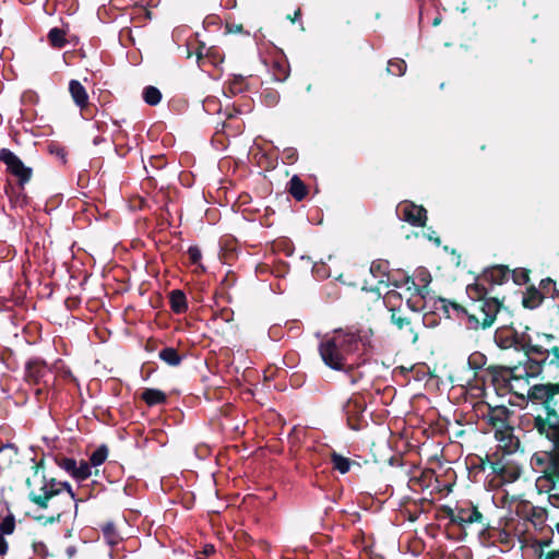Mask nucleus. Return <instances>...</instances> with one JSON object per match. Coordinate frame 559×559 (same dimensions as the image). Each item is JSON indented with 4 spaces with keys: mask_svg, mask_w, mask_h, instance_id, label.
Here are the masks:
<instances>
[{
    "mask_svg": "<svg viewBox=\"0 0 559 559\" xmlns=\"http://www.w3.org/2000/svg\"><path fill=\"white\" fill-rule=\"evenodd\" d=\"M3 452H10L8 460L11 461L17 454V449L13 444L7 443L0 447V453Z\"/></svg>",
    "mask_w": 559,
    "mask_h": 559,
    "instance_id": "39",
    "label": "nucleus"
},
{
    "mask_svg": "<svg viewBox=\"0 0 559 559\" xmlns=\"http://www.w3.org/2000/svg\"><path fill=\"white\" fill-rule=\"evenodd\" d=\"M496 344L503 349L515 348L518 350H524L527 347V341L525 334H519L513 329L501 328L495 333Z\"/></svg>",
    "mask_w": 559,
    "mask_h": 559,
    "instance_id": "8",
    "label": "nucleus"
},
{
    "mask_svg": "<svg viewBox=\"0 0 559 559\" xmlns=\"http://www.w3.org/2000/svg\"><path fill=\"white\" fill-rule=\"evenodd\" d=\"M546 369L548 373L558 378V371L550 372L549 369L545 366L542 357H532L531 355H526L525 361L518 366H513V372L518 374V377L525 376L527 379L538 377L542 371Z\"/></svg>",
    "mask_w": 559,
    "mask_h": 559,
    "instance_id": "9",
    "label": "nucleus"
},
{
    "mask_svg": "<svg viewBox=\"0 0 559 559\" xmlns=\"http://www.w3.org/2000/svg\"><path fill=\"white\" fill-rule=\"evenodd\" d=\"M542 299H543V297H542L540 293L537 290H533V292H530L526 297H524L523 304L525 307L533 309L542 302Z\"/></svg>",
    "mask_w": 559,
    "mask_h": 559,
    "instance_id": "33",
    "label": "nucleus"
},
{
    "mask_svg": "<svg viewBox=\"0 0 559 559\" xmlns=\"http://www.w3.org/2000/svg\"><path fill=\"white\" fill-rule=\"evenodd\" d=\"M391 321L394 325H396L400 330L406 329L409 334V338L412 343H416L418 340L417 334L414 332L411 326V322L407 318L400 316L397 312H393L391 316Z\"/></svg>",
    "mask_w": 559,
    "mask_h": 559,
    "instance_id": "21",
    "label": "nucleus"
},
{
    "mask_svg": "<svg viewBox=\"0 0 559 559\" xmlns=\"http://www.w3.org/2000/svg\"><path fill=\"white\" fill-rule=\"evenodd\" d=\"M513 276H514V282L520 285L526 283L528 280V275L525 271H521L520 273H514Z\"/></svg>",
    "mask_w": 559,
    "mask_h": 559,
    "instance_id": "41",
    "label": "nucleus"
},
{
    "mask_svg": "<svg viewBox=\"0 0 559 559\" xmlns=\"http://www.w3.org/2000/svg\"><path fill=\"white\" fill-rule=\"evenodd\" d=\"M481 519V513L475 507L459 508L451 514V522L461 526L478 523Z\"/></svg>",
    "mask_w": 559,
    "mask_h": 559,
    "instance_id": "14",
    "label": "nucleus"
},
{
    "mask_svg": "<svg viewBox=\"0 0 559 559\" xmlns=\"http://www.w3.org/2000/svg\"><path fill=\"white\" fill-rule=\"evenodd\" d=\"M229 88L233 94L242 92L241 79H236L233 83H230Z\"/></svg>",
    "mask_w": 559,
    "mask_h": 559,
    "instance_id": "44",
    "label": "nucleus"
},
{
    "mask_svg": "<svg viewBox=\"0 0 559 559\" xmlns=\"http://www.w3.org/2000/svg\"><path fill=\"white\" fill-rule=\"evenodd\" d=\"M142 399L148 406H154L165 403L166 394L158 389H145Z\"/></svg>",
    "mask_w": 559,
    "mask_h": 559,
    "instance_id": "20",
    "label": "nucleus"
},
{
    "mask_svg": "<svg viewBox=\"0 0 559 559\" xmlns=\"http://www.w3.org/2000/svg\"><path fill=\"white\" fill-rule=\"evenodd\" d=\"M188 254L193 264L200 265V261L202 259V253H201V250L197 246L189 247Z\"/></svg>",
    "mask_w": 559,
    "mask_h": 559,
    "instance_id": "37",
    "label": "nucleus"
},
{
    "mask_svg": "<svg viewBox=\"0 0 559 559\" xmlns=\"http://www.w3.org/2000/svg\"><path fill=\"white\" fill-rule=\"evenodd\" d=\"M48 373L49 369L47 365L39 358L28 360L25 366V379L28 382L40 383L45 381Z\"/></svg>",
    "mask_w": 559,
    "mask_h": 559,
    "instance_id": "13",
    "label": "nucleus"
},
{
    "mask_svg": "<svg viewBox=\"0 0 559 559\" xmlns=\"http://www.w3.org/2000/svg\"><path fill=\"white\" fill-rule=\"evenodd\" d=\"M559 395V383L535 384L527 391V399L549 407L552 399Z\"/></svg>",
    "mask_w": 559,
    "mask_h": 559,
    "instance_id": "12",
    "label": "nucleus"
},
{
    "mask_svg": "<svg viewBox=\"0 0 559 559\" xmlns=\"http://www.w3.org/2000/svg\"><path fill=\"white\" fill-rule=\"evenodd\" d=\"M9 550V544L7 542V539L4 538V536L2 534H0V556H3L8 552Z\"/></svg>",
    "mask_w": 559,
    "mask_h": 559,
    "instance_id": "45",
    "label": "nucleus"
},
{
    "mask_svg": "<svg viewBox=\"0 0 559 559\" xmlns=\"http://www.w3.org/2000/svg\"><path fill=\"white\" fill-rule=\"evenodd\" d=\"M142 96L144 102L150 106H156L162 100L160 91L152 85L144 87Z\"/></svg>",
    "mask_w": 559,
    "mask_h": 559,
    "instance_id": "23",
    "label": "nucleus"
},
{
    "mask_svg": "<svg viewBox=\"0 0 559 559\" xmlns=\"http://www.w3.org/2000/svg\"><path fill=\"white\" fill-rule=\"evenodd\" d=\"M527 347L525 348L526 355H536L543 358L545 366L550 372L556 371L558 361V341L551 334H537L535 340L526 336Z\"/></svg>",
    "mask_w": 559,
    "mask_h": 559,
    "instance_id": "3",
    "label": "nucleus"
},
{
    "mask_svg": "<svg viewBox=\"0 0 559 559\" xmlns=\"http://www.w3.org/2000/svg\"><path fill=\"white\" fill-rule=\"evenodd\" d=\"M540 284L543 289H555V282L551 278L543 280Z\"/></svg>",
    "mask_w": 559,
    "mask_h": 559,
    "instance_id": "46",
    "label": "nucleus"
},
{
    "mask_svg": "<svg viewBox=\"0 0 559 559\" xmlns=\"http://www.w3.org/2000/svg\"><path fill=\"white\" fill-rule=\"evenodd\" d=\"M108 456V448L103 444L98 447L90 457V464L94 467L102 465Z\"/></svg>",
    "mask_w": 559,
    "mask_h": 559,
    "instance_id": "27",
    "label": "nucleus"
},
{
    "mask_svg": "<svg viewBox=\"0 0 559 559\" xmlns=\"http://www.w3.org/2000/svg\"><path fill=\"white\" fill-rule=\"evenodd\" d=\"M48 39H49L51 46H53L56 48H62L67 44L64 31H62L58 27H53L49 31Z\"/></svg>",
    "mask_w": 559,
    "mask_h": 559,
    "instance_id": "25",
    "label": "nucleus"
},
{
    "mask_svg": "<svg viewBox=\"0 0 559 559\" xmlns=\"http://www.w3.org/2000/svg\"><path fill=\"white\" fill-rule=\"evenodd\" d=\"M214 551H215V548H214L213 545H206L204 547V555L205 556H210V555L214 554Z\"/></svg>",
    "mask_w": 559,
    "mask_h": 559,
    "instance_id": "48",
    "label": "nucleus"
},
{
    "mask_svg": "<svg viewBox=\"0 0 559 559\" xmlns=\"http://www.w3.org/2000/svg\"><path fill=\"white\" fill-rule=\"evenodd\" d=\"M103 532H104V535L105 537L107 538L108 543L110 545H116L118 543V536L116 534V528H115V525L112 523H107L104 527H103Z\"/></svg>",
    "mask_w": 559,
    "mask_h": 559,
    "instance_id": "35",
    "label": "nucleus"
},
{
    "mask_svg": "<svg viewBox=\"0 0 559 559\" xmlns=\"http://www.w3.org/2000/svg\"><path fill=\"white\" fill-rule=\"evenodd\" d=\"M235 31H236V32H240V31H241V26H237V27H235Z\"/></svg>",
    "mask_w": 559,
    "mask_h": 559,
    "instance_id": "53",
    "label": "nucleus"
},
{
    "mask_svg": "<svg viewBox=\"0 0 559 559\" xmlns=\"http://www.w3.org/2000/svg\"><path fill=\"white\" fill-rule=\"evenodd\" d=\"M396 214L401 219L414 226H423L427 218L426 210L423 206L408 201L401 202L397 205Z\"/></svg>",
    "mask_w": 559,
    "mask_h": 559,
    "instance_id": "11",
    "label": "nucleus"
},
{
    "mask_svg": "<svg viewBox=\"0 0 559 559\" xmlns=\"http://www.w3.org/2000/svg\"><path fill=\"white\" fill-rule=\"evenodd\" d=\"M370 272L379 280L380 283H382L384 282L383 278L386 276V265L383 262H372L370 265Z\"/></svg>",
    "mask_w": 559,
    "mask_h": 559,
    "instance_id": "32",
    "label": "nucleus"
},
{
    "mask_svg": "<svg viewBox=\"0 0 559 559\" xmlns=\"http://www.w3.org/2000/svg\"><path fill=\"white\" fill-rule=\"evenodd\" d=\"M278 100V96L276 93H266L264 96V102L266 105L272 106L275 105Z\"/></svg>",
    "mask_w": 559,
    "mask_h": 559,
    "instance_id": "42",
    "label": "nucleus"
},
{
    "mask_svg": "<svg viewBox=\"0 0 559 559\" xmlns=\"http://www.w3.org/2000/svg\"><path fill=\"white\" fill-rule=\"evenodd\" d=\"M545 559H559V550L558 551H552V552H549Z\"/></svg>",
    "mask_w": 559,
    "mask_h": 559,
    "instance_id": "49",
    "label": "nucleus"
},
{
    "mask_svg": "<svg viewBox=\"0 0 559 559\" xmlns=\"http://www.w3.org/2000/svg\"><path fill=\"white\" fill-rule=\"evenodd\" d=\"M419 301H420V300H417V301H416V307H413V306H412V308H413L414 310L423 309V308H424V306L419 305Z\"/></svg>",
    "mask_w": 559,
    "mask_h": 559,
    "instance_id": "50",
    "label": "nucleus"
},
{
    "mask_svg": "<svg viewBox=\"0 0 559 559\" xmlns=\"http://www.w3.org/2000/svg\"><path fill=\"white\" fill-rule=\"evenodd\" d=\"M495 380L501 381L506 389L514 393L519 397H527V391L530 390V379L525 376L518 377L513 372V367H504L499 373L496 374Z\"/></svg>",
    "mask_w": 559,
    "mask_h": 559,
    "instance_id": "7",
    "label": "nucleus"
},
{
    "mask_svg": "<svg viewBox=\"0 0 559 559\" xmlns=\"http://www.w3.org/2000/svg\"><path fill=\"white\" fill-rule=\"evenodd\" d=\"M365 409L364 403L359 397H350L343 406V412L347 417L348 425L352 429H358V425L355 423Z\"/></svg>",
    "mask_w": 559,
    "mask_h": 559,
    "instance_id": "15",
    "label": "nucleus"
},
{
    "mask_svg": "<svg viewBox=\"0 0 559 559\" xmlns=\"http://www.w3.org/2000/svg\"><path fill=\"white\" fill-rule=\"evenodd\" d=\"M296 152L293 148L285 151V157L290 162L295 160Z\"/></svg>",
    "mask_w": 559,
    "mask_h": 559,
    "instance_id": "47",
    "label": "nucleus"
},
{
    "mask_svg": "<svg viewBox=\"0 0 559 559\" xmlns=\"http://www.w3.org/2000/svg\"><path fill=\"white\" fill-rule=\"evenodd\" d=\"M170 307L175 313H183L188 309L187 298L182 290L175 289L170 293Z\"/></svg>",
    "mask_w": 559,
    "mask_h": 559,
    "instance_id": "19",
    "label": "nucleus"
},
{
    "mask_svg": "<svg viewBox=\"0 0 559 559\" xmlns=\"http://www.w3.org/2000/svg\"><path fill=\"white\" fill-rule=\"evenodd\" d=\"M63 490L68 492L69 500H74L71 485L67 481H56L55 479L45 483L39 493L31 492L29 498L39 508L46 509L48 508V501L55 496L60 495Z\"/></svg>",
    "mask_w": 559,
    "mask_h": 559,
    "instance_id": "5",
    "label": "nucleus"
},
{
    "mask_svg": "<svg viewBox=\"0 0 559 559\" xmlns=\"http://www.w3.org/2000/svg\"><path fill=\"white\" fill-rule=\"evenodd\" d=\"M435 242H436L437 245H439V243H440L439 238H436V239H435Z\"/></svg>",
    "mask_w": 559,
    "mask_h": 559,
    "instance_id": "54",
    "label": "nucleus"
},
{
    "mask_svg": "<svg viewBox=\"0 0 559 559\" xmlns=\"http://www.w3.org/2000/svg\"><path fill=\"white\" fill-rule=\"evenodd\" d=\"M273 75L276 81L283 82L285 81L289 75L288 67L285 63L276 62L273 66Z\"/></svg>",
    "mask_w": 559,
    "mask_h": 559,
    "instance_id": "31",
    "label": "nucleus"
},
{
    "mask_svg": "<svg viewBox=\"0 0 559 559\" xmlns=\"http://www.w3.org/2000/svg\"><path fill=\"white\" fill-rule=\"evenodd\" d=\"M406 71V63L402 59L390 60L388 63V72L393 75L401 76Z\"/></svg>",
    "mask_w": 559,
    "mask_h": 559,
    "instance_id": "30",
    "label": "nucleus"
},
{
    "mask_svg": "<svg viewBox=\"0 0 559 559\" xmlns=\"http://www.w3.org/2000/svg\"><path fill=\"white\" fill-rule=\"evenodd\" d=\"M489 426L492 428L495 438L499 442V447L501 449L507 452H513L518 448L519 440L513 435V427L510 419L502 423H495Z\"/></svg>",
    "mask_w": 559,
    "mask_h": 559,
    "instance_id": "10",
    "label": "nucleus"
},
{
    "mask_svg": "<svg viewBox=\"0 0 559 559\" xmlns=\"http://www.w3.org/2000/svg\"><path fill=\"white\" fill-rule=\"evenodd\" d=\"M57 155H61V156H62V158L64 157V154H63V153H61V151H59V150L57 151Z\"/></svg>",
    "mask_w": 559,
    "mask_h": 559,
    "instance_id": "51",
    "label": "nucleus"
},
{
    "mask_svg": "<svg viewBox=\"0 0 559 559\" xmlns=\"http://www.w3.org/2000/svg\"><path fill=\"white\" fill-rule=\"evenodd\" d=\"M159 358L169 366H178L181 362V357L173 347H166L158 354Z\"/></svg>",
    "mask_w": 559,
    "mask_h": 559,
    "instance_id": "24",
    "label": "nucleus"
},
{
    "mask_svg": "<svg viewBox=\"0 0 559 559\" xmlns=\"http://www.w3.org/2000/svg\"><path fill=\"white\" fill-rule=\"evenodd\" d=\"M359 333L338 330L325 335L319 344V354L324 365L336 371H347L348 359L360 348Z\"/></svg>",
    "mask_w": 559,
    "mask_h": 559,
    "instance_id": "1",
    "label": "nucleus"
},
{
    "mask_svg": "<svg viewBox=\"0 0 559 559\" xmlns=\"http://www.w3.org/2000/svg\"><path fill=\"white\" fill-rule=\"evenodd\" d=\"M92 475V465L86 461H76V467L73 478L76 480H85Z\"/></svg>",
    "mask_w": 559,
    "mask_h": 559,
    "instance_id": "26",
    "label": "nucleus"
},
{
    "mask_svg": "<svg viewBox=\"0 0 559 559\" xmlns=\"http://www.w3.org/2000/svg\"><path fill=\"white\" fill-rule=\"evenodd\" d=\"M550 469H551V476L555 478L554 479V485H555L557 481L559 483V453L554 459Z\"/></svg>",
    "mask_w": 559,
    "mask_h": 559,
    "instance_id": "38",
    "label": "nucleus"
},
{
    "mask_svg": "<svg viewBox=\"0 0 559 559\" xmlns=\"http://www.w3.org/2000/svg\"><path fill=\"white\" fill-rule=\"evenodd\" d=\"M510 277V270L503 265H497L487 269L483 275L478 276L475 283L466 287V293L469 298L486 297L488 294L487 285H500L508 281Z\"/></svg>",
    "mask_w": 559,
    "mask_h": 559,
    "instance_id": "4",
    "label": "nucleus"
},
{
    "mask_svg": "<svg viewBox=\"0 0 559 559\" xmlns=\"http://www.w3.org/2000/svg\"><path fill=\"white\" fill-rule=\"evenodd\" d=\"M299 14H300V11H299V10H298V11H296V13H295V17L297 19V17L299 16Z\"/></svg>",
    "mask_w": 559,
    "mask_h": 559,
    "instance_id": "52",
    "label": "nucleus"
},
{
    "mask_svg": "<svg viewBox=\"0 0 559 559\" xmlns=\"http://www.w3.org/2000/svg\"><path fill=\"white\" fill-rule=\"evenodd\" d=\"M534 427L540 432L544 433L547 427V423L540 417L535 418Z\"/></svg>",
    "mask_w": 559,
    "mask_h": 559,
    "instance_id": "43",
    "label": "nucleus"
},
{
    "mask_svg": "<svg viewBox=\"0 0 559 559\" xmlns=\"http://www.w3.org/2000/svg\"><path fill=\"white\" fill-rule=\"evenodd\" d=\"M289 193L297 201H301L307 195V187L298 176H293V178L289 180Z\"/></svg>",
    "mask_w": 559,
    "mask_h": 559,
    "instance_id": "22",
    "label": "nucleus"
},
{
    "mask_svg": "<svg viewBox=\"0 0 559 559\" xmlns=\"http://www.w3.org/2000/svg\"><path fill=\"white\" fill-rule=\"evenodd\" d=\"M467 362L471 369H480L485 364V356L477 352L473 353L469 355Z\"/></svg>",
    "mask_w": 559,
    "mask_h": 559,
    "instance_id": "36",
    "label": "nucleus"
},
{
    "mask_svg": "<svg viewBox=\"0 0 559 559\" xmlns=\"http://www.w3.org/2000/svg\"><path fill=\"white\" fill-rule=\"evenodd\" d=\"M512 412L506 406H496L489 408L487 414L484 415V419L488 425H492L495 423H502L510 419Z\"/></svg>",
    "mask_w": 559,
    "mask_h": 559,
    "instance_id": "18",
    "label": "nucleus"
},
{
    "mask_svg": "<svg viewBox=\"0 0 559 559\" xmlns=\"http://www.w3.org/2000/svg\"><path fill=\"white\" fill-rule=\"evenodd\" d=\"M69 92L75 105L81 109L85 108L88 104V95L85 87L76 80H71L69 83Z\"/></svg>",
    "mask_w": 559,
    "mask_h": 559,
    "instance_id": "17",
    "label": "nucleus"
},
{
    "mask_svg": "<svg viewBox=\"0 0 559 559\" xmlns=\"http://www.w3.org/2000/svg\"><path fill=\"white\" fill-rule=\"evenodd\" d=\"M472 309L467 310L462 306L440 299V304L448 317L456 316L457 319L466 318L468 329H486L492 325L496 316L500 310V302L496 298H471Z\"/></svg>",
    "mask_w": 559,
    "mask_h": 559,
    "instance_id": "2",
    "label": "nucleus"
},
{
    "mask_svg": "<svg viewBox=\"0 0 559 559\" xmlns=\"http://www.w3.org/2000/svg\"><path fill=\"white\" fill-rule=\"evenodd\" d=\"M431 282V276L429 272L425 269H419L416 271L415 278L411 280L406 278V284H412L415 289L416 295L419 296L420 299H424L426 294L428 293L427 286Z\"/></svg>",
    "mask_w": 559,
    "mask_h": 559,
    "instance_id": "16",
    "label": "nucleus"
},
{
    "mask_svg": "<svg viewBox=\"0 0 559 559\" xmlns=\"http://www.w3.org/2000/svg\"><path fill=\"white\" fill-rule=\"evenodd\" d=\"M15 530V518L12 513H9L7 516L2 519L0 522V534L11 535Z\"/></svg>",
    "mask_w": 559,
    "mask_h": 559,
    "instance_id": "29",
    "label": "nucleus"
},
{
    "mask_svg": "<svg viewBox=\"0 0 559 559\" xmlns=\"http://www.w3.org/2000/svg\"><path fill=\"white\" fill-rule=\"evenodd\" d=\"M58 466L73 477L76 467V460L72 457H62L58 461Z\"/></svg>",
    "mask_w": 559,
    "mask_h": 559,
    "instance_id": "34",
    "label": "nucleus"
},
{
    "mask_svg": "<svg viewBox=\"0 0 559 559\" xmlns=\"http://www.w3.org/2000/svg\"><path fill=\"white\" fill-rule=\"evenodd\" d=\"M332 463L333 467L337 469L341 474H345L349 471L350 462L348 459L342 456L341 454L333 453L332 454Z\"/></svg>",
    "mask_w": 559,
    "mask_h": 559,
    "instance_id": "28",
    "label": "nucleus"
},
{
    "mask_svg": "<svg viewBox=\"0 0 559 559\" xmlns=\"http://www.w3.org/2000/svg\"><path fill=\"white\" fill-rule=\"evenodd\" d=\"M0 162L7 166V170L16 177L19 185L24 186L31 178L33 170L31 167L24 165L17 155L9 148L0 150Z\"/></svg>",
    "mask_w": 559,
    "mask_h": 559,
    "instance_id": "6",
    "label": "nucleus"
},
{
    "mask_svg": "<svg viewBox=\"0 0 559 559\" xmlns=\"http://www.w3.org/2000/svg\"><path fill=\"white\" fill-rule=\"evenodd\" d=\"M498 540H499V543L509 546L510 542H511V536L506 531H499V533H498Z\"/></svg>",
    "mask_w": 559,
    "mask_h": 559,
    "instance_id": "40",
    "label": "nucleus"
}]
</instances>
